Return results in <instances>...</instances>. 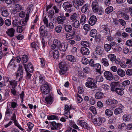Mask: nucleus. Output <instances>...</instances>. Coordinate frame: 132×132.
<instances>
[{
	"label": "nucleus",
	"mask_w": 132,
	"mask_h": 132,
	"mask_svg": "<svg viewBox=\"0 0 132 132\" xmlns=\"http://www.w3.org/2000/svg\"><path fill=\"white\" fill-rule=\"evenodd\" d=\"M89 79L90 80H88V81L86 82V86L89 88H93L96 87V80L92 78H88V79Z\"/></svg>",
	"instance_id": "1"
},
{
	"label": "nucleus",
	"mask_w": 132,
	"mask_h": 132,
	"mask_svg": "<svg viewBox=\"0 0 132 132\" xmlns=\"http://www.w3.org/2000/svg\"><path fill=\"white\" fill-rule=\"evenodd\" d=\"M40 89L42 93L44 94H48L50 90L48 85L47 83L42 85Z\"/></svg>",
	"instance_id": "2"
},
{
	"label": "nucleus",
	"mask_w": 132,
	"mask_h": 132,
	"mask_svg": "<svg viewBox=\"0 0 132 132\" xmlns=\"http://www.w3.org/2000/svg\"><path fill=\"white\" fill-rule=\"evenodd\" d=\"M106 120V119L104 118L98 117L97 118H95L93 120L94 123L95 125L99 126L102 122H104Z\"/></svg>",
	"instance_id": "3"
},
{
	"label": "nucleus",
	"mask_w": 132,
	"mask_h": 132,
	"mask_svg": "<svg viewBox=\"0 0 132 132\" xmlns=\"http://www.w3.org/2000/svg\"><path fill=\"white\" fill-rule=\"evenodd\" d=\"M72 5L67 2H65L63 4L62 6L65 10L68 12H70L72 11L71 8Z\"/></svg>",
	"instance_id": "4"
},
{
	"label": "nucleus",
	"mask_w": 132,
	"mask_h": 132,
	"mask_svg": "<svg viewBox=\"0 0 132 132\" xmlns=\"http://www.w3.org/2000/svg\"><path fill=\"white\" fill-rule=\"evenodd\" d=\"M85 2V0H73V4L74 7L78 9L80 6H81Z\"/></svg>",
	"instance_id": "5"
},
{
	"label": "nucleus",
	"mask_w": 132,
	"mask_h": 132,
	"mask_svg": "<svg viewBox=\"0 0 132 132\" xmlns=\"http://www.w3.org/2000/svg\"><path fill=\"white\" fill-rule=\"evenodd\" d=\"M40 35L43 37H45L47 35V31L46 28L44 25L42 26L39 29Z\"/></svg>",
	"instance_id": "6"
},
{
	"label": "nucleus",
	"mask_w": 132,
	"mask_h": 132,
	"mask_svg": "<svg viewBox=\"0 0 132 132\" xmlns=\"http://www.w3.org/2000/svg\"><path fill=\"white\" fill-rule=\"evenodd\" d=\"M104 77L106 79L109 80H112L113 78V76L112 73L108 71H105L104 73Z\"/></svg>",
	"instance_id": "7"
},
{
	"label": "nucleus",
	"mask_w": 132,
	"mask_h": 132,
	"mask_svg": "<svg viewBox=\"0 0 132 132\" xmlns=\"http://www.w3.org/2000/svg\"><path fill=\"white\" fill-rule=\"evenodd\" d=\"M110 86L111 90L114 91H115L117 88H119L120 86V85L119 82H113L110 84Z\"/></svg>",
	"instance_id": "8"
},
{
	"label": "nucleus",
	"mask_w": 132,
	"mask_h": 132,
	"mask_svg": "<svg viewBox=\"0 0 132 132\" xmlns=\"http://www.w3.org/2000/svg\"><path fill=\"white\" fill-rule=\"evenodd\" d=\"M51 124L52 126L51 127V129L52 130L59 129L62 126V125L61 123H56L54 121L52 122Z\"/></svg>",
	"instance_id": "9"
},
{
	"label": "nucleus",
	"mask_w": 132,
	"mask_h": 132,
	"mask_svg": "<svg viewBox=\"0 0 132 132\" xmlns=\"http://www.w3.org/2000/svg\"><path fill=\"white\" fill-rule=\"evenodd\" d=\"M24 66L26 72H28L31 73L33 72V68L32 64L30 63H29L27 66L26 64H24Z\"/></svg>",
	"instance_id": "10"
},
{
	"label": "nucleus",
	"mask_w": 132,
	"mask_h": 132,
	"mask_svg": "<svg viewBox=\"0 0 132 132\" xmlns=\"http://www.w3.org/2000/svg\"><path fill=\"white\" fill-rule=\"evenodd\" d=\"M123 108V106L121 104H119V107L116 109L114 111V114L117 115L122 113Z\"/></svg>",
	"instance_id": "11"
},
{
	"label": "nucleus",
	"mask_w": 132,
	"mask_h": 132,
	"mask_svg": "<svg viewBox=\"0 0 132 132\" xmlns=\"http://www.w3.org/2000/svg\"><path fill=\"white\" fill-rule=\"evenodd\" d=\"M97 20L96 17L95 16L92 15L89 19V23L90 25L93 26L96 23Z\"/></svg>",
	"instance_id": "12"
},
{
	"label": "nucleus",
	"mask_w": 132,
	"mask_h": 132,
	"mask_svg": "<svg viewBox=\"0 0 132 132\" xmlns=\"http://www.w3.org/2000/svg\"><path fill=\"white\" fill-rule=\"evenodd\" d=\"M29 14H27L25 19L21 20L20 21V25L22 26L26 25L27 24V22L29 19Z\"/></svg>",
	"instance_id": "13"
},
{
	"label": "nucleus",
	"mask_w": 132,
	"mask_h": 132,
	"mask_svg": "<svg viewBox=\"0 0 132 132\" xmlns=\"http://www.w3.org/2000/svg\"><path fill=\"white\" fill-rule=\"evenodd\" d=\"M92 7L93 11L95 12H96L98 9V4L97 2H93L92 4Z\"/></svg>",
	"instance_id": "14"
},
{
	"label": "nucleus",
	"mask_w": 132,
	"mask_h": 132,
	"mask_svg": "<svg viewBox=\"0 0 132 132\" xmlns=\"http://www.w3.org/2000/svg\"><path fill=\"white\" fill-rule=\"evenodd\" d=\"M79 123L81 126L83 128L87 130H89L90 129V127L88 125L84 120H80L79 122Z\"/></svg>",
	"instance_id": "15"
},
{
	"label": "nucleus",
	"mask_w": 132,
	"mask_h": 132,
	"mask_svg": "<svg viewBox=\"0 0 132 132\" xmlns=\"http://www.w3.org/2000/svg\"><path fill=\"white\" fill-rule=\"evenodd\" d=\"M68 44L66 43H62L60 44L59 49L61 51H65L68 47Z\"/></svg>",
	"instance_id": "16"
},
{
	"label": "nucleus",
	"mask_w": 132,
	"mask_h": 132,
	"mask_svg": "<svg viewBox=\"0 0 132 132\" xmlns=\"http://www.w3.org/2000/svg\"><path fill=\"white\" fill-rule=\"evenodd\" d=\"M13 113V111L12 110L11 107H9L7 106L5 113L6 116L10 117Z\"/></svg>",
	"instance_id": "17"
},
{
	"label": "nucleus",
	"mask_w": 132,
	"mask_h": 132,
	"mask_svg": "<svg viewBox=\"0 0 132 132\" xmlns=\"http://www.w3.org/2000/svg\"><path fill=\"white\" fill-rule=\"evenodd\" d=\"M80 51L81 53L84 55H88L89 53L88 49L85 47H81Z\"/></svg>",
	"instance_id": "18"
},
{
	"label": "nucleus",
	"mask_w": 132,
	"mask_h": 132,
	"mask_svg": "<svg viewBox=\"0 0 132 132\" xmlns=\"http://www.w3.org/2000/svg\"><path fill=\"white\" fill-rule=\"evenodd\" d=\"M23 72L22 70H18L16 74V79L19 77V80L20 81L23 77Z\"/></svg>",
	"instance_id": "19"
},
{
	"label": "nucleus",
	"mask_w": 132,
	"mask_h": 132,
	"mask_svg": "<svg viewBox=\"0 0 132 132\" xmlns=\"http://www.w3.org/2000/svg\"><path fill=\"white\" fill-rule=\"evenodd\" d=\"M104 51L103 48L101 46H98L95 49V52L98 55H102Z\"/></svg>",
	"instance_id": "20"
},
{
	"label": "nucleus",
	"mask_w": 132,
	"mask_h": 132,
	"mask_svg": "<svg viewBox=\"0 0 132 132\" xmlns=\"http://www.w3.org/2000/svg\"><path fill=\"white\" fill-rule=\"evenodd\" d=\"M59 68L60 69L64 71H67V65L64 62H62L59 64Z\"/></svg>",
	"instance_id": "21"
},
{
	"label": "nucleus",
	"mask_w": 132,
	"mask_h": 132,
	"mask_svg": "<svg viewBox=\"0 0 132 132\" xmlns=\"http://www.w3.org/2000/svg\"><path fill=\"white\" fill-rule=\"evenodd\" d=\"M65 16L63 15H61L58 16L57 18V21L59 24H63L65 20Z\"/></svg>",
	"instance_id": "22"
},
{
	"label": "nucleus",
	"mask_w": 132,
	"mask_h": 132,
	"mask_svg": "<svg viewBox=\"0 0 132 132\" xmlns=\"http://www.w3.org/2000/svg\"><path fill=\"white\" fill-rule=\"evenodd\" d=\"M15 30L12 28L8 29L7 31H6V33L7 35L11 37H12L14 36Z\"/></svg>",
	"instance_id": "23"
},
{
	"label": "nucleus",
	"mask_w": 132,
	"mask_h": 132,
	"mask_svg": "<svg viewBox=\"0 0 132 132\" xmlns=\"http://www.w3.org/2000/svg\"><path fill=\"white\" fill-rule=\"evenodd\" d=\"M66 58L69 61L72 62H75L76 61V58L73 55H69L67 56Z\"/></svg>",
	"instance_id": "24"
},
{
	"label": "nucleus",
	"mask_w": 132,
	"mask_h": 132,
	"mask_svg": "<svg viewBox=\"0 0 132 132\" xmlns=\"http://www.w3.org/2000/svg\"><path fill=\"white\" fill-rule=\"evenodd\" d=\"M117 73L119 76L121 77H123L125 75V71L120 68L118 69Z\"/></svg>",
	"instance_id": "25"
},
{
	"label": "nucleus",
	"mask_w": 132,
	"mask_h": 132,
	"mask_svg": "<svg viewBox=\"0 0 132 132\" xmlns=\"http://www.w3.org/2000/svg\"><path fill=\"white\" fill-rule=\"evenodd\" d=\"M101 62L103 65L105 67H108L109 65L108 60L105 58H103L102 59Z\"/></svg>",
	"instance_id": "26"
},
{
	"label": "nucleus",
	"mask_w": 132,
	"mask_h": 132,
	"mask_svg": "<svg viewBox=\"0 0 132 132\" xmlns=\"http://www.w3.org/2000/svg\"><path fill=\"white\" fill-rule=\"evenodd\" d=\"M84 30L85 31L87 34L88 32L91 29V28L90 26L88 24H86L84 25L83 26Z\"/></svg>",
	"instance_id": "27"
},
{
	"label": "nucleus",
	"mask_w": 132,
	"mask_h": 132,
	"mask_svg": "<svg viewBox=\"0 0 132 132\" xmlns=\"http://www.w3.org/2000/svg\"><path fill=\"white\" fill-rule=\"evenodd\" d=\"M103 96V93L101 92H97L95 94V97L97 99H101Z\"/></svg>",
	"instance_id": "28"
},
{
	"label": "nucleus",
	"mask_w": 132,
	"mask_h": 132,
	"mask_svg": "<svg viewBox=\"0 0 132 132\" xmlns=\"http://www.w3.org/2000/svg\"><path fill=\"white\" fill-rule=\"evenodd\" d=\"M78 17V14L76 13H74L70 17V20L72 21H75L77 20V19Z\"/></svg>",
	"instance_id": "29"
},
{
	"label": "nucleus",
	"mask_w": 132,
	"mask_h": 132,
	"mask_svg": "<svg viewBox=\"0 0 132 132\" xmlns=\"http://www.w3.org/2000/svg\"><path fill=\"white\" fill-rule=\"evenodd\" d=\"M97 34V30L95 29H93L90 31V36L93 37H95L96 36Z\"/></svg>",
	"instance_id": "30"
},
{
	"label": "nucleus",
	"mask_w": 132,
	"mask_h": 132,
	"mask_svg": "<svg viewBox=\"0 0 132 132\" xmlns=\"http://www.w3.org/2000/svg\"><path fill=\"white\" fill-rule=\"evenodd\" d=\"M124 89L123 88H117L115 91L116 93L119 95H122L124 94L123 90Z\"/></svg>",
	"instance_id": "31"
},
{
	"label": "nucleus",
	"mask_w": 132,
	"mask_h": 132,
	"mask_svg": "<svg viewBox=\"0 0 132 132\" xmlns=\"http://www.w3.org/2000/svg\"><path fill=\"white\" fill-rule=\"evenodd\" d=\"M130 84V81L128 80H125L122 83V85L123 87H124L125 88H128V86Z\"/></svg>",
	"instance_id": "32"
},
{
	"label": "nucleus",
	"mask_w": 132,
	"mask_h": 132,
	"mask_svg": "<svg viewBox=\"0 0 132 132\" xmlns=\"http://www.w3.org/2000/svg\"><path fill=\"white\" fill-rule=\"evenodd\" d=\"M113 10V7L111 6H108L105 9V12L107 14H109L112 12Z\"/></svg>",
	"instance_id": "33"
},
{
	"label": "nucleus",
	"mask_w": 132,
	"mask_h": 132,
	"mask_svg": "<svg viewBox=\"0 0 132 132\" xmlns=\"http://www.w3.org/2000/svg\"><path fill=\"white\" fill-rule=\"evenodd\" d=\"M89 6L87 4H85L81 8V11L83 13H85L88 10Z\"/></svg>",
	"instance_id": "34"
},
{
	"label": "nucleus",
	"mask_w": 132,
	"mask_h": 132,
	"mask_svg": "<svg viewBox=\"0 0 132 132\" xmlns=\"http://www.w3.org/2000/svg\"><path fill=\"white\" fill-rule=\"evenodd\" d=\"M75 21L72 23V25L73 27L75 28H78L80 25L79 22L78 20Z\"/></svg>",
	"instance_id": "35"
},
{
	"label": "nucleus",
	"mask_w": 132,
	"mask_h": 132,
	"mask_svg": "<svg viewBox=\"0 0 132 132\" xmlns=\"http://www.w3.org/2000/svg\"><path fill=\"white\" fill-rule=\"evenodd\" d=\"M45 101L47 104H51L53 102L52 98L50 96H48L46 97Z\"/></svg>",
	"instance_id": "36"
},
{
	"label": "nucleus",
	"mask_w": 132,
	"mask_h": 132,
	"mask_svg": "<svg viewBox=\"0 0 132 132\" xmlns=\"http://www.w3.org/2000/svg\"><path fill=\"white\" fill-rule=\"evenodd\" d=\"M108 57L111 61H113L116 60V57L114 54H109Z\"/></svg>",
	"instance_id": "37"
},
{
	"label": "nucleus",
	"mask_w": 132,
	"mask_h": 132,
	"mask_svg": "<svg viewBox=\"0 0 132 132\" xmlns=\"http://www.w3.org/2000/svg\"><path fill=\"white\" fill-rule=\"evenodd\" d=\"M86 20V16L84 14L81 15L80 19V23L82 25L84 24Z\"/></svg>",
	"instance_id": "38"
},
{
	"label": "nucleus",
	"mask_w": 132,
	"mask_h": 132,
	"mask_svg": "<svg viewBox=\"0 0 132 132\" xmlns=\"http://www.w3.org/2000/svg\"><path fill=\"white\" fill-rule=\"evenodd\" d=\"M105 115L108 117H111L113 114V112L112 111L109 109L106 110L105 111Z\"/></svg>",
	"instance_id": "39"
},
{
	"label": "nucleus",
	"mask_w": 132,
	"mask_h": 132,
	"mask_svg": "<svg viewBox=\"0 0 132 132\" xmlns=\"http://www.w3.org/2000/svg\"><path fill=\"white\" fill-rule=\"evenodd\" d=\"M126 65H127L129 67H131L132 66V57L130 59H126Z\"/></svg>",
	"instance_id": "40"
},
{
	"label": "nucleus",
	"mask_w": 132,
	"mask_h": 132,
	"mask_svg": "<svg viewBox=\"0 0 132 132\" xmlns=\"http://www.w3.org/2000/svg\"><path fill=\"white\" fill-rule=\"evenodd\" d=\"M9 82L13 89L15 88L17 85V81L15 80L9 81Z\"/></svg>",
	"instance_id": "41"
},
{
	"label": "nucleus",
	"mask_w": 132,
	"mask_h": 132,
	"mask_svg": "<svg viewBox=\"0 0 132 132\" xmlns=\"http://www.w3.org/2000/svg\"><path fill=\"white\" fill-rule=\"evenodd\" d=\"M72 28L71 26L69 24L66 25L64 27L65 31L68 32L71 31L72 30Z\"/></svg>",
	"instance_id": "42"
},
{
	"label": "nucleus",
	"mask_w": 132,
	"mask_h": 132,
	"mask_svg": "<svg viewBox=\"0 0 132 132\" xmlns=\"http://www.w3.org/2000/svg\"><path fill=\"white\" fill-rule=\"evenodd\" d=\"M75 33L74 31H72L70 34H69L66 35V38L70 39L73 37L74 35H75Z\"/></svg>",
	"instance_id": "43"
},
{
	"label": "nucleus",
	"mask_w": 132,
	"mask_h": 132,
	"mask_svg": "<svg viewBox=\"0 0 132 132\" xmlns=\"http://www.w3.org/2000/svg\"><path fill=\"white\" fill-rule=\"evenodd\" d=\"M53 58L55 59H57L59 56V52L58 50L54 51L53 53Z\"/></svg>",
	"instance_id": "44"
},
{
	"label": "nucleus",
	"mask_w": 132,
	"mask_h": 132,
	"mask_svg": "<svg viewBox=\"0 0 132 132\" xmlns=\"http://www.w3.org/2000/svg\"><path fill=\"white\" fill-rule=\"evenodd\" d=\"M94 67L96 69L97 72H101V66L100 64L96 63Z\"/></svg>",
	"instance_id": "45"
},
{
	"label": "nucleus",
	"mask_w": 132,
	"mask_h": 132,
	"mask_svg": "<svg viewBox=\"0 0 132 132\" xmlns=\"http://www.w3.org/2000/svg\"><path fill=\"white\" fill-rule=\"evenodd\" d=\"M15 61V60L12 59L10 61L9 64L7 66L8 68H10L11 66L13 67L15 65L14 61Z\"/></svg>",
	"instance_id": "46"
},
{
	"label": "nucleus",
	"mask_w": 132,
	"mask_h": 132,
	"mask_svg": "<svg viewBox=\"0 0 132 132\" xmlns=\"http://www.w3.org/2000/svg\"><path fill=\"white\" fill-rule=\"evenodd\" d=\"M53 44L56 46L58 47L59 48L60 44H61L60 41L57 39H55L53 41Z\"/></svg>",
	"instance_id": "47"
},
{
	"label": "nucleus",
	"mask_w": 132,
	"mask_h": 132,
	"mask_svg": "<svg viewBox=\"0 0 132 132\" xmlns=\"http://www.w3.org/2000/svg\"><path fill=\"white\" fill-rule=\"evenodd\" d=\"M27 126L28 127L27 131L29 132L30 131L33 127L34 125L32 123L29 122L27 123Z\"/></svg>",
	"instance_id": "48"
},
{
	"label": "nucleus",
	"mask_w": 132,
	"mask_h": 132,
	"mask_svg": "<svg viewBox=\"0 0 132 132\" xmlns=\"http://www.w3.org/2000/svg\"><path fill=\"white\" fill-rule=\"evenodd\" d=\"M2 15L4 17H7L9 15L8 11L6 10H4L2 12Z\"/></svg>",
	"instance_id": "49"
},
{
	"label": "nucleus",
	"mask_w": 132,
	"mask_h": 132,
	"mask_svg": "<svg viewBox=\"0 0 132 132\" xmlns=\"http://www.w3.org/2000/svg\"><path fill=\"white\" fill-rule=\"evenodd\" d=\"M96 82H100L102 81L103 80V77L101 76H98L96 77Z\"/></svg>",
	"instance_id": "50"
},
{
	"label": "nucleus",
	"mask_w": 132,
	"mask_h": 132,
	"mask_svg": "<svg viewBox=\"0 0 132 132\" xmlns=\"http://www.w3.org/2000/svg\"><path fill=\"white\" fill-rule=\"evenodd\" d=\"M12 24L14 27L20 25V21L17 19L14 20L13 21Z\"/></svg>",
	"instance_id": "51"
},
{
	"label": "nucleus",
	"mask_w": 132,
	"mask_h": 132,
	"mask_svg": "<svg viewBox=\"0 0 132 132\" xmlns=\"http://www.w3.org/2000/svg\"><path fill=\"white\" fill-rule=\"evenodd\" d=\"M22 60L24 63H26L28 60V56L26 55H24L22 56Z\"/></svg>",
	"instance_id": "52"
},
{
	"label": "nucleus",
	"mask_w": 132,
	"mask_h": 132,
	"mask_svg": "<svg viewBox=\"0 0 132 132\" xmlns=\"http://www.w3.org/2000/svg\"><path fill=\"white\" fill-rule=\"evenodd\" d=\"M111 46L109 44H105L104 45V48L105 50L106 51H109L111 49Z\"/></svg>",
	"instance_id": "53"
},
{
	"label": "nucleus",
	"mask_w": 132,
	"mask_h": 132,
	"mask_svg": "<svg viewBox=\"0 0 132 132\" xmlns=\"http://www.w3.org/2000/svg\"><path fill=\"white\" fill-rule=\"evenodd\" d=\"M81 45L82 46L88 47L89 46L90 44L87 41H83L81 42Z\"/></svg>",
	"instance_id": "54"
},
{
	"label": "nucleus",
	"mask_w": 132,
	"mask_h": 132,
	"mask_svg": "<svg viewBox=\"0 0 132 132\" xmlns=\"http://www.w3.org/2000/svg\"><path fill=\"white\" fill-rule=\"evenodd\" d=\"M39 83L41 84L44 83L45 81L44 77L42 75H40L39 77Z\"/></svg>",
	"instance_id": "55"
},
{
	"label": "nucleus",
	"mask_w": 132,
	"mask_h": 132,
	"mask_svg": "<svg viewBox=\"0 0 132 132\" xmlns=\"http://www.w3.org/2000/svg\"><path fill=\"white\" fill-rule=\"evenodd\" d=\"M89 61L88 59L85 57H83L81 61L82 63L85 64H87L89 63Z\"/></svg>",
	"instance_id": "56"
},
{
	"label": "nucleus",
	"mask_w": 132,
	"mask_h": 132,
	"mask_svg": "<svg viewBox=\"0 0 132 132\" xmlns=\"http://www.w3.org/2000/svg\"><path fill=\"white\" fill-rule=\"evenodd\" d=\"M48 119L49 120H51L54 119L56 120H58V119L57 116L53 115L48 117Z\"/></svg>",
	"instance_id": "57"
},
{
	"label": "nucleus",
	"mask_w": 132,
	"mask_h": 132,
	"mask_svg": "<svg viewBox=\"0 0 132 132\" xmlns=\"http://www.w3.org/2000/svg\"><path fill=\"white\" fill-rule=\"evenodd\" d=\"M76 96L77 98L78 103H80L82 100V99L81 97V96L79 95L78 94H76Z\"/></svg>",
	"instance_id": "58"
},
{
	"label": "nucleus",
	"mask_w": 132,
	"mask_h": 132,
	"mask_svg": "<svg viewBox=\"0 0 132 132\" xmlns=\"http://www.w3.org/2000/svg\"><path fill=\"white\" fill-rule=\"evenodd\" d=\"M89 109L94 114H95L97 113V111L96 108L94 106H92L90 107L89 108Z\"/></svg>",
	"instance_id": "59"
},
{
	"label": "nucleus",
	"mask_w": 132,
	"mask_h": 132,
	"mask_svg": "<svg viewBox=\"0 0 132 132\" xmlns=\"http://www.w3.org/2000/svg\"><path fill=\"white\" fill-rule=\"evenodd\" d=\"M62 27L61 26H57L55 28V31L57 33H60L61 31Z\"/></svg>",
	"instance_id": "60"
},
{
	"label": "nucleus",
	"mask_w": 132,
	"mask_h": 132,
	"mask_svg": "<svg viewBox=\"0 0 132 132\" xmlns=\"http://www.w3.org/2000/svg\"><path fill=\"white\" fill-rule=\"evenodd\" d=\"M124 19L126 20H128L129 19V16L126 13H124L122 16Z\"/></svg>",
	"instance_id": "61"
},
{
	"label": "nucleus",
	"mask_w": 132,
	"mask_h": 132,
	"mask_svg": "<svg viewBox=\"0 0 132 132\" xmlns=\"http://www.w3.org/2000/svg\"><path fill=\"white\" fill-rule=\"evenodd\" d=\"M89 64L90 66L91 67H94L96 63L95 62L94 60L93 59H91L89 61Z\"/></svg>",
	"instance_id": "62"
},
{
	"label": "nucleus",
	"mask_w": 132,
	"mask_h": 132,
	"mask_svg": "<svg viewBox=\"0 0 132 132\" xmlns=\"http://www.w3.org/2000/svg\"><path fill=\"white\" fill-rule=\"evenodd\" d=\"M119 23L122 26H124L126 25V22L122 19H119Z\"/></svg>",
	"instance_id": "63"
},
{
	"label": "nucleus",
	"mask_w": 132,
	"mask_h": 132,
	"mask_svg": "<svg viewBox=\"0 0 132 132\" xmlns=\"http://www.w3.org/2000/svg\"><path fill=\"white\" fill-rule=\"evenodd\" d=\"M15 7L17 12L20 11L22 9L21 6L19 4H16L15 6Z\"/></svg>",
	"instance_id": "64"
}]
</instances>
